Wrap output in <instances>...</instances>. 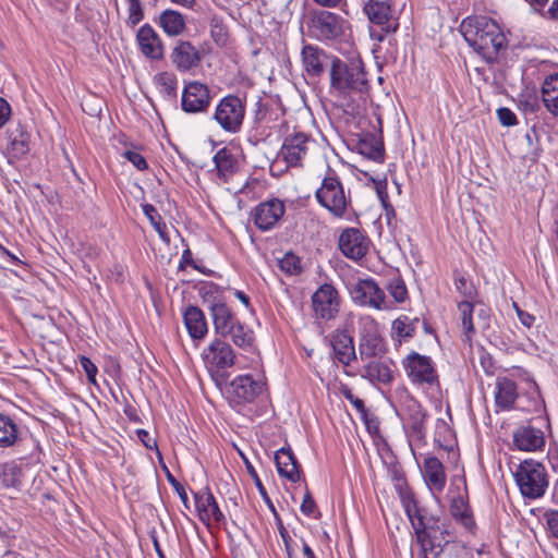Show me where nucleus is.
Segmentation results:
<instances>
[{"label": "nucleus", "instance_id": "obj_27", "mask_svg": "<svg viewBox=\"0 0 558 558\" xmlns=\"http://www.w3.org/2000/svg\"><path fill=\"white\" fill-rule=\"evenodd\" d=\"M513 442L519 450L536 451L545 445L544 434L532 426H520L513 433Z\"/></svg>", "mask_w": 558, "mask_h": 558}, {"label": "nucleus", "instance_id": "obj_30", "mask_svg": "<svg viewBox=\"0 0 558 558\" xmlns=\"http://www.w3.org/2000/svg\"><path fill=\"white\" fill-rule=\"evenodd\" d=\"M391 362L380 361V359H373L369 361L362 371V377L368 379L371 383L390 384L393 379Z\"/></svg>", "mask_w": 558, "mask_h": 558}, {"label": "nucleus", "instance_id": "obj_54", "mask_svg": "<svg viewBox=\"0 0 558 558\" xmlns=\"http://www.w3.org/2000/svg\"><path fill=\"white\" fill-rule=\"evenodd\" d=\"M497 117L504 126H513L518 123L515 114L506 107H501L497 110Z\"/></svg>", "mask_w": 558, "mask_h": 558}, {"label": "nucleus", "instance_id": "obj_34", "mask_svg": "<svg viewBox=\"0 0 558 558\" xmlns=\"http://www.w3.org/2000/svg\"><path fill=\"white\" fill-rule=\"evenodd\" d=\"M542 99L546 109L558 117V73L550 74L544 80Z\"/></svg>", "mask_w": 558, "mask_h": 558}, {"label": "nucleus", "instance_id": "obj_14", "mask_svg": "<svg viewBox=\"0 0 558 558\" xmlns=\"http://www.w3.org/2000/svg\"><path fill=\"white\" fill-rule=\"evenodd\" d=\"M313 308L317 317L332 319L339 312L340 299L331 284H323L312 296Z\"/></svg>", "mask_w": 558, "mask_h": 558}, {"label": "nucleus", "instance_id": "obj_42", "mask_svg": "<svg viewBox=\"0 0 558 558\" xmlns=\"http://www.w3.org/2000/svg\"><path fill=\"white\" fill-rule=\"evenodd\" d=\"M400 498H401V502L404 508L405 514L409 518L411 524H413V520L421 518V515L428 514V512L425 508H422L418 506L417 501L415 500V498L411 492L401 490Z\"/></svg>", "mask_w": 558, "mask_h": 558}, {"label": "nucleus", "instance_id": "obj_23", "mask_svg": "<svg viewBox=\"0 0 558 558\" xmlns=\"http://www.w3.org/2000/svg\"><path fill=\"white\" fill-rule=\"evenodd\" d=\"M339 248L344 256L357 260L366 254L368 243L360 230L351 228L340 234Z\"/></svg>", "mask_w": 558, "mask_h": 558}, {"label": "nucleus", "instance_id": "obj_9", "mask_svg": "<svg viewBox=\"0 0 558 558\" xmlns=\"http://www.w3.org/2000/svg\"><path fill=\"white\" fill-rule=\"evenodd\" d=\"M353 302L377 311L389 310L385 291L373 278L359 279L350 290Z\"/></svg>", "mask_w": 558, "mask_h": 558}, {"label": "nucleus", "instance_id": "obj_64", "mask_svg": "<svg viewBox=\"0 0 558 558\" xmlns=\"http://www.w3.org/2000/svg\"><path fill=\"white\" fill-rule=\"evenodd\" d=\"M235 298L240 300L242 304H244L246 307L250 306V298L246 295L243 291L236 290L234 293Z\"/></svg>", "mask_w": 558, "mask_h": 558}, {"label": "nucleus", "instance_id": "obj_12", "mask_svg": "<svg viewBox=\"0 0 558 558\" xmlns=\"http://www.w3.org/2000/svg\"><path fill=\"white\" fill-rule=\"evenodd\" d=\"M399 416L403 423V427L411 432L416 439L425 437V420L426 412L423 410L418 401L412 397H407L401 405Z\"/></svg>", "mask_w": 558, "mask_h": 558}, {"label": "nucleus", "instance_id": "obj_24", "mask_svg": "<svg viewBox=\"0 0 558 558\" xmlns=\"http://www.w3.org/2000/svg\"><path fill=\"white\" fill-rule=\"evenodd\" d=\"M136 40L141 52L146 58L160 60L163 57L162 41L149 24H144L140 27L136 34Z\"/></svg>", "mask_w": 558, "mask_h": 558}, {"label": "nucleus", "instance_id": "obj_25", "mask_svg": "<svg viewBox=\"0 0 558 558\" xmlns=\"http://www.w3.org/2000/svg\"><path fill=\"white\" fill-rule=\"evenodd\" d=\"M335 359L344 366H349L357 359L353 337L345 330H336L330 340Z\"/></svg>", "mask_w": 558, "mask_h": 558}, {"label": "nucleus", "instance_id": "obj_52", "mask_svg": "<svg viewBox=\"0 0 558 558\" xmlns=\"http://www.w3.org/2000/svg\"><path fill=\"white\" fill-rule=\"evenodd\" d=\"M167 480L172 485L177 494L179 495L185 509H190L187 494L182 484H180L175 477L167 470Z\"/></svg>", "mask_w": 558, "mask_h": 558}, {"label": "nucleus", "instance_id": "obj_11", "mask_svg": "<svg viewBox=\"0 0 558 558\" xmlns=\"http://www.w3.org/2000/svg\"><path fill=\"white\" fill-rule=\"evenodd\" d=\"M311 143V137L303 132L289 134L284 137L278 156L288 167H301Z\"/></svg>", "mask_w": 558, "mask_h": 558}, {"label": "nucleus", "instance_id": "obj_41", "mask_svg": "<svg viewBox=\"0 0 558 558\" xmlns=\"http://www.w3.org/2000/svg\"><path fill=\"white\" fill-rule=\"evenodd\" d=\"M142 209H143L144 215L147 217L150 225L153 226V228L158 233L161 241L165 242L166 244H169L170 238L167 233V226L162 221V218L159 215V213L157 211V209L155 208V206L151 204H144V205H142Z\"/></svg>", "mask_w": 558, "mask_h": 558}, {"label": "nucleus", "instance_id": "obj_51", "mask_svg": "<svg viewBox=\"0 0 558 558\" xmlns=\"http://www.w3.org/2000/svg\"><path fill=\"white\" fill-rule=\"evenodd\" d=\"M122 156L138 170L143 171L148 168L146 159L137 151L128 149L122 153Z\"/></svg>", "mask_w": 558, "mask_h": 558}, {"label": "nucleus", "instance_id": "obj_17", "mask_svg": "<svg viewBox=\"0 0 558 558\" xmlns=\"http://www.w3.org/2000/svg\"><path fill=\"white\" fill-rule=\"evenodd\" d=\"M364 12L368 20L381 26L386 33H393L398 23L392 16L391 2L389 0H368L364 5Z\"/></svg>", "mask_w": 558, "mask_h": 558}, {"label": "nucleus", "instance_id": "obj_46", "mask_svg": "<svg viewBox=\"0 0 558 558\" xmlns=\"http://www.w3.org/2000/svg\"><path fill=\"white\" fill-rule=\"evenodd\" d=\"M270 511L272 512V514L275 517L276 525H277L279 534L283 541L288 558H292L293 551H294L293 546H292L293 541H292L291 536L289 535V532L287 531L286 526L283 525V522L272 504H270Z\"/></svg>", "mask_w": 558, "mask_h": 558}, {"label": "nucleus", "instance_id": "obj_31", "mask_svg": "<svg viewBox=\"0 0 558 558\" xmlns=\"http://www.w3.org/2000/svg\"><path fill=\"white\" fill-rule=\"evenodd\" d=\"M424 476L432 489L440 493L445 488V468L438 458L432 456L424 460Z\"/></svg>", "mask_w": 558, "mask_h": 558}, {"label": "nucleus", "instance_id": "obj_3", "mask_svg": "<svg viewBox=\"0 0 558 558\" xmlns=\"http://www.w3.org/2000/svg\"><path fill=\"white\" fill-rule=\"evenodd\" d=\"M411 526L420 548L429 550L435 558H438L453 539L449 526L430 513L413 520Z\"/></svg>", "mask_w": 558, "mask_h": 558}, {"label": "nucleus", "instance_id": "obj_5", "mask_svg": "<svg viewBox=\"0 0 558 558\" xmlns=\"http://www.w3.org/2000/svg\"><path fill=\"white\" fill-rule=\"evenodd\" d=\"M521 494L531 499L542 497L548 486L547 474L542 463L524 460L514 473Z\"/></svg>", "mask_w": 558, "mask_h": 558}, {"label": "nucleus", "instance_id": "obj_58", "mask_svg": "<svg viewBox=\"0 0 558 558\" xmlns=\"http://www.w3.org/2000/svg\"><path fill=\"white\" fill-rule=\"evenodd\" d=\"M547 525L553 536L558 538V510H550L545 513Z\"/></svg>", "mask_w": 558, "mask_h": 558}, {"label": "nucleus", "instance_id": "obj_57", "mask_svg": "<svg viewBox=\"0 0 558 558\" xmlns=\"http://www.w3.org/2000/svg\"><path fill=\"white\" fill-rule=\"evenodd\" d=\"M316 509H317V507H316V502H315L314 498L311 496V494L308 492H306V494L304 495L302 505H301L302 513L310 517L315 513Z\"/></svg>", "mask_w": 558, "mask_h": 558}, {"label": "nucleus", "instance_id": "obj_8", "mask_svg": "<svg viewBox=\"0 0 558 558\" xmlns=\"http://www.w3.org/2000/svg\"><path fill=\"white\" fill-rule=\"evenodd\" d=\"M315 195L317 202L335 217L341 218L344 216L350 198L347 197L343 186L337 177H326Z\"/></svg>", "mask_w": 558, "mask_h": 558}, {"label": "nucleus", "instance_id": "obj_43", "mask_svg": "<svg viewBox=\"0 0 558 558\" xmlns=\"http://www.w3.org/2000/svg\"><path fill=\"white\" fill-rule=\"evenodd\" d=\"M418 318L411 319L407 315H401L392 322V330L398 337L411 338L413 337Z\"/></svg>", "mask_w": 558, "mask_h": 558}, {"label": "nucleus", "instance_id": "obj_38", "mask_svg": "<svg viewBox=\"0 0 558 558\" xmlns=\"http://www.w3.org/2000/svg\"><path fill=\"white\" fill-rule=\"evenodd\" d=\"M19 439V427L16 423L10 416L0 413V447H12Z\"/></svg>", "mask_w": 558, "mask_h": 558}, {"label": "nucleus", "instance_id": "obj_15", "mask_svg": "<svg viewBox=\"0 0 558 558\" xmlns=\"http://www.w3.org/2000/svg\"><path fill=\"white\" fill-rule=\"evenodd\" d=\"M286 213L284 203L279 198H270L259 203L253 213L256 227L268 231L276 227Z\"/></svg>", "mask_w": 558, "mask_h": 558}, {"label": "nucleus", "instance_id": "obj_49", "mask_svg": "<svg viewBox=\"0 0 558 558\" xmlns=\"http://www.w3.org/2000/svg\"><path fill=\"white\" fill-rule=\"evenodd\" d=\"M280 268L287 274L296 275L301 271V260L295 255L289 253L280 260Z\"/></svg>", "mask_w": 558, "mask_h": 558}, {"label": "nucleus", "instance_id": "obj_63", "mask_svg": "<svg viewBox=\"0 0 558 558\" xmlns=\"http://www.w3.org/2000/svg\"><path fill=\"white\" fill-rule=\"evenodd\" d=\"M547 13L550 19L558 20V0H553Z\"/></svg>", "mask_w": 558, "mask_h": 558}, {"label": "nucleus", "instance_id": "obj_18", "mask_svg": "<svg viewBox=\"0 0 558 558\" xmlns=\"http://www.w3.org/2000/svg\"><path fill=\"white\" fill-rule=\"evenodd\" d=\"M265 381L262 378L254 379L252 375H240L230 384V393L239 402H253L265 390Z\"/></svg>", "mask_w": 558, "mask_h": 558}, {"label": "nucleus", "instance_id": "obj_45", "mask_svg": "<svg viewBox=\"0 0 558 558\" xmlns=\"http://www.w3.org/2000/svg\"><path fill=\"white\" fill-rule=\"evenodd\" d=\"M209 25L214 41L219 46H225L228 41V28L223 24V20L218 15H213Z\"/></svg>", "mask_w": 558, "mask_h": 558}, {"label": "nucleus", "instance_id": "obj_47", "mask_svg": "<svg viewBox=\"0 0 558 558\" xmlns=\"http://www.w3.org/2000/svg\"><path fill=\"white\" fill-rule=\"evenodd\" d=\"M128 2V19L126 25L134 28L144 19V11L141 0H126Z\"/></svg>", "mask_w": 558, "mask_h": 558}, {"label": "nucleus", "instance_id": "obj_13", "mask_svg": "<svg viewBox=\"0 0 558 558\" xmlns=\"http://www.w3.org/2000/svg\"><path fill=\"white\" fill-rule=\"evenodd\" d=\"M210 98L207 85L197 81L189 82L182 92V110L187 113L205 112L209 107Z\"/></svg>", "mask_w": 558, "mask_h": 558}, {"label": "nucleus", "instance_id": "obj_22", "mask_svg": "<svg viewBox=\"0 0 558 558\" xmlns=\"http://www.w3.org/2000/svg\"><path fill=\"white\" fill-rule=\"evenodd\" d=\"M194 499L199 520L203 523L209 524L211 520L217 523L225 521V515L209 488L205 487L197 493H194Z\"/></svg>", "mask_w": 558, "mask_h": 558}, {"label": "nucleus", "instance_id": "obj_6", "mask_svg": "<svg viewBox=\"0 0 558 558\" xmlns=\"http://www.w3.org/2000/svg\"><path fill=\"white\" fill-rule=\"evenodd\" d=\"M245 104L236 95H227L216 106L213 119L227 133L235 134L242 129Z\"/></svg>", "mask_w": 558, "mask_h": 558}, {"label": "nucleus", "instance_id": "obj_60", "mask_svg": "<svg viewBox=\"0 0 558 558\" xmlns=\"http://www.w3.org/2000/svg\"><path fill=\"white\" fill-rule=\"evenodd\" d=\"M514 306H515L517 314H518V317H519L521 324L523 326L530 328L534 324L535 317L533 315L520 310L515 304H514Z\"/></svg>", "mask_w": 558, "mask_h": 558}, {"label": "nucleus", "instance_id": "obj_32", "mask_svg": "<svg viewBox=\"0 0 558 558\" xmlns=\"http://www.w3.org/2000/svg\"><path fill=\"white\" fill-rule=\"evenodd\" d=\"M213 160L219 178H222L225 181L230 179L239 170L238 158L227 147L219 149Z\"/></svg>", "mask_w": 558, "mask_h": 558}, {"label": "nucleus", "instance_id": "obj_33", "mask_svg": "<svg viewBox=\"0 0 558 558\" xmlns=\"http://www.w3.org/2000/svg\"><path fill=\"white\" fill-rule=\"evenodd\" d=\"M517 398L518 392L514 381L507 377L499 378L495 395L496 405L502 410H510Z\"/></svg>", "mask_w": 558, "mask_h": 558}, {"label": "nucleus", "instance_id": "obj_55", "mask_svg": "<svg viewBox=\"0 0 558 558\" xmlns=\"http://www.w3.org/2000/svg\"><path fill=\"white\" fill-rule=\"evenodd\" d=\"M246 469H247L248 474L253 477V480L255 482V485L258 488L259 494L262 495V497L264 498V500L266 501V504L270 508V504H272V502H271L270 498L268 497L267 492H266L262 481L259 480V477L257 475V472L255 471L253 465L250 464L248 462L246 463Z\"/></svg>", "mask_w": 558, "mask_h": 558}, {"label": "nucleus", "instance_id": "obj_19", "mask_svg": "<svg viewBox=\"0 0 558 558\" xmlns=\"http://www.w3.org/2000/svg\"><path fill=\"white\" fill-rule=\"evenodd\" d=\"M171 63L180 72H187L201 64L202 54L189 40H179L170 54Z\"/></svg>", "mask_w": 558, "mask_h": 558}, {"label": "nucleus", "instance_id": "obj_39", "mask_svg": "<svg viewBox=\"0 0 558 558\" xmlns=\"http://www.w3.org/2000/svg\"><path fill=\"white\" fill-rule=\"evenodd\" d=\"M450 513L456 520L461 522L468 530H471L475 524L469 505L462 496H457L452 498L450 505Z\"/></svg>", "mask_w": 558, "mask_h": 558}, {"label": "nucleus", "instance_id": "obj_28", "mask_svg": "<svg viewBox=\"0 0 558 558\" xmlns=\"http://www.w3.org/2000/svg\"><path fill=\"white\" fill-rule=\"evenodd\" d=\"M184 325L193 339H203L208 331L207 323L203 311L190 305L183 313Z\"/></svg>", "mask_w": 558, "mask_h": 558}, {"label": "nucleus", "instance_id": "obj_48", "mask_svg": "<svg viewBox=\"0 0 558 558\" xmlns=\"http://www.w3.org/2000/svg\"><path fill=\"white\" fill-rule=\"evenodd\" d=\"M387 290L390 295L395 299L396 302L401 303L404 302L408 298V290L403 280L399 278H393L389 281L387 286Z\"/></svg>", "mask_w": 558, "mask_h": 558}, {"label": "nucleus", "instance_id": "obj_56", "mask_svg": "<svg viewBox=\"0 0 558 558\" xmlns=\"http://www.w3.org/2000/svg\"><path fill=\"white\" fill-rule=\"evenodd\" d=\"M138 439L142 441V444L149 450L155 449L158 453V456H161L160 451L158 450L157 440L150 436V434L145 429H137L136 430Z\"/></svg>", "mask_w": 558, "mask_h": 558}, {"label": "nucleus", "instance_id": "obj_26", "mask_svg": "<svg viewBox=\"0 0 558 558\" xmlns=\"http://www.w3.org/2000/svg\"><path fill=\"white\" fill-rule=\"evenodd\" d=\"M278 474L292 483L301 478V469L290 447H282L275 453Z\"/></svg>", "mask_w": 558, "mask_h": 558}, {"label": "nucleus", "instance_id": "obj_2", "mask_svg": "<svg viewBox=\"0 0 558 558\" xmlns=\"http://www.w3.org/2000/svg\"><path fill=\"white\" fill-rule=\"evenodd\" d=\"M460 31L466 43L489 62L497 59L499 51L507 44L499 25L487 16L464 19Z\"/></svg>", "mask_w": 558, "mask_h": 558}, {"label": "nucleus", "instance_id": "obj_10", "mask_svg": "<svg viewBox=\"0 0 558 558\" xmlns=\"http://www.w3.org/2000/svg\"><path fill=\"white\" fill-rule=\"evenodd\" d=\"M402 363L408 377L413 384L429 386L438 384V375L429 356L412 351Z\"/></svg>", "mask_w": 558, "mask_h": 558}, {"label": "nucleus", "instance_id": "obj_44", "mask_svg": "<svg viewBox=\"0 0 558 558\" xmlns=\"http://www.w3.org/2000/svg\"><path fill=\"white\" fill-rule=\"evenodd\" d=\"M458 310L461 317L462 328L466 339L470 341L472 333H474V325L472 320L473 303L472 301H461L458 304Z\"/></svg>", "mask_w": 558, "mask_h": 558}, {"label": "nucleus", "instance_id": "obj_29", "mask_svg": "<svg viewBox=\"0 0 558 558\" xmlns=\"http://www.w3.org/2000/svg\"><path fill=\"white\" fill-rule=\"evenodd\" d=\"M354 148L359 154L374 161L383 162L384 160V143L378 136L372 133L361 135L356 140Z\"/></svg>", "mask_w": 558, "mask_h": 558}, {"label": "nucleus", "instance_id": "obj_35", "mask_svg": "<svg viewBox=\"0 0 558 558\" xmlns=\"http://www.w3.org/2000/svg\"><path fill=\"white\" fill-rule=\"evenodd\" d=\"M159 25L171 37L181 35L185 29L184 16L174 10H165L159 16Z\"/></svg>", "mask_w": 558, "mask_h": 558}, {"label": "nucleus", "instance_id": "obj_20", "mask_svg": "<svg viewBox=\"0 0 558 558\" xmlns=\"http://www.w3.org/2000/svg\"><path fill=\"white\" fill-rule=\"evenodd\" d=\"M302 63L305 72L312 77H319L325 72V66H331V59L335 56H329L324 49L315 45H304L301 51Z\"/></svg>", "mask_w": 558, "mask_h": 558}, {"label": "nucleus", "instance_id": "obj_40", "mask_svg": "<svg viewBox=\"0 0 558 558\" xmlns=\"http://www.w3.org/2000/svg\"><path fill=\"white\" fill-rule=\"evenodd\" d=\"M155 84L166 100H173L177 97V76L169 72H161L155 76Z\"/></svg>", "mask_w": 558, "mask_h": 558}, {"label": "nucleus", "instance_id": "obj_37", "mask_svg": "<svg viewBox=\"0 0 558 558\" xmlns=\"http://www.w3.org/2000/svg\"><path fill=\"white\" fill-rule=\"evenodd\" d=\"M227 337H229L236 347L244 351H250L254 345V331L240 320L230 329L229 332H226L222 338Z\"/></svg>", "mask_w": 558, "mask_h": 558}, {"label": "nucleus", "instance_id": "obj_1", "mask_svg": "<svg viewBox=\"0 0 558 558\" xmlns=\"http://www.w3.org/2000/svg\"><path fill=\"white\" fill-rule=\"evenodd\" d=\"M329 77V93L340 101L345 111L354 112L365 105L369 83L360 58L331 59Z\"/></svg>", "mask_w": 558, "mask_h": 558}, {"label": "nucleus", "instance_id": "obj_62", "mask_svg": "<svg viewBox=\"0 0 558 558\" xmlns=\"http://www.w3.org/2000/svg\"><path fill=\"white\" fill-rule=\"evenodd\" d=\"M359 413H361L362 415H366L367 414V410H366V407L364 404V401L357 397H355L351 402H350Z\"/></svg>", "mask_w": 558, "mask_h": 558}, {"label": "nucleus", "instance_id": "obj_7", "mask_svg": "<svg viewBox=\"0 0 558 558\" xmlns=\"http://www.w3.org/2000/svg\"><path fill=\"white\" fill-rule=\"evenodd\" d=\"M387 348L378 324L371 317L362 318L359 331V354L361 360L381 359Z\"/></svg>", "mask_w": 558, "mask_h": 558}, {"label": "nucleus", "instance_id": "obj_53", "mask_svg": "<svg viewBox=\"0 0 558 558\" xmlns=\"http://www.w3.org/2000/svg\"><path fill=\"white\" fill-rule=\"evenodd\" d=\"M80 365L86 373L87 379L90 384H96V375H97V367L96 365L86 356L80 357Z\"/></svg>", "mask_w": 558, "mask_h": 558}, {"label": "nucleus", "instance_id": "obj_59", "mask_svg": "<svg viewBox=\"0 0 558 558\" xmlns=\"http://www.w3.org/2000/svg\"><path fill=\"white\" fill-rule=\"evenodd\" d=\"M11 116V107L9 102L0 97V129L8 122Z\"/></svg>", "mask_w": 558, "mask_h": 558}, {"label": "nucleus", "instance_id": "obj_16", "mask_svg": "<svg viewBox=\"0 0 558 558\" xmlns=\"http://www.w3.org/2000/svg\"><path fill=\"white\" fill-rule=\"evenodd\" d=\"M234 360L233 349L221 338L214 339L204 351V361L211 369L229 368L234 364Z\"/></svg>", "mask_w": 558, "mask_h": 558}, {"label": "nucleus", "instance_id": "obj_61", "mask_svg": "<svg viewBox=\"0 0 558 558\" xmlns=\"http://www.w3.org/2000/svg\"><path fill=\"white\" fill-rule=\"evenodd\" d=\"M316 4L324 8H336L345 3V0H313Z\"/></svg>", "mask_w": 558, "mask_h": 558}, {"label": "nucleus", "instance_id": "obj_4", "mask_svg": "<svg viewBox=\"0 0 558 558\" xmlns=\"http://www.w3.org/2000/svg\"><path fill=\"white\" fill-rule=\"evenodd\" d=\"M305 27L310 38L320 43H332L344 36L349 22L335 12L312 9L305 15Z\"/></svg>", "mask_w": 558, "mask_h": 558}, {"label": "nucleus", "instance_id": "obj_36", "mask_svg": "<svg viewBox=\"0 0 558 558\" xmlns=\"http://www.w3.org/2000/svg\"><path fill=\"white\" fill-rule=\"evenodd\" d=\"M29 134L21 126L10 134L8 153L11 158L21 159L29 151Z\"/></svg>", "mask_w": 558, "mask_h": 558}, {"label": "nucleus", "instance_id": "obj_50", "mask_svg": "<svg viewBox=\"0 0 558 558\" xmlns=\"http://www.w3.org/2000/svg\"><path fill=\"white\" fill-rule=\"evenodd\" d=\"M457 291L465 298L464 301H472L476 295L475 287L472 282L468 281L463 277H459L454 281Z\"/></svg>", "mask_w": 558, "mask_h": 558}, {"label": "nucleus", "instance_id": "obj_21", "mask_svg": "<svg viewBox=\"0 0 558 558\" xmlns=\"http://www.w3.org/2000/svg\"><path fill=\"white\" fill-rule=\"evenodd\" d=\"M207 302L215 331L220 337H223L226 332H229L239 323V319L221 298H215L211 302Z\"/></svg>", "mask_w": 558, "mask_h": 558}]
</instances>
